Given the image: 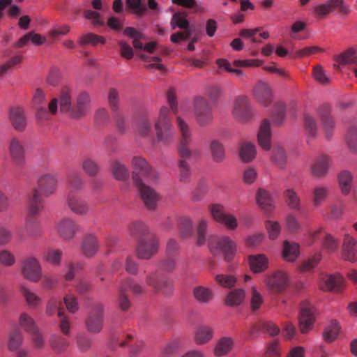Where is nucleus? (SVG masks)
I'll return each mask as SVG.
<instances>
[{"label":"nucleus","instance_id":"obj_17","mask_svg":"<svg viewBox=\"0 0 357 357\" xmlns=\"http://www.w3.org/2000/svg\"><path fill=\"white\" fill-rule=\"evenodd\" d=\"M268 289L274 293H282L289 285V279L287 274L278 270L267 275L265 280Z\"/></svg>","mask_w":357,"mask_h":357},{"label":"nucleus","instance_id":"obj_46","mask_svg":"<svg viewBox=\"0 0 357 357\" xmlns=\"http://www.w3.org/2000/svg\"><path fill=\"white\" fill-rule=\"evenodd\" d=\"M171 26L172 29H175L176 27L181 29H190L185 13H175L171 20Z\"/></svg>","mask_w":357,"mask_h":357},{"label":"nucleus","instance_id":"obj_16","mask_svg":"<svg viewBox=\"0 0 357 357\" xmlns=\"http://www.w3.org/2000/svg\"><path fill=\"white\" fill-rule=\"evenodd\" d=\"M232 114L236 119L242 122L248 121L251 119L252 113L247 96H239L236 97Z\"/></svg>","mask_w":357,"mask_h":357},{"label":"nucleus","instance_id":"obj_36","mask_svg":"<svg viewBox=\"0 0 357 357\" xmlns=\"http://www.w3.org/2000/svg\"><path fill=\"white\" fill-rule=\"evenodd\" d=\"M193 296L199 303H208L213 298L211 289L203 286H197L193 289Z\"/></svg>","mask_w":357,"mask_h":357},{"label":"nucleus","instance_id":"obj_4","mask_svg":"<svg viewBox=\"0 0 357 357\" xmlns=\"http://www.w3.org/2000/svg\"><path fill=\"white\" fill-rule=\"evenodd\" d=\"M59 101V111L61 113L67 114L71 118L73 105H72V98L70 90L65 88L61 90L59 98H54L48 104V110L45 107L38 109L37 118L40 121L49 119V114L56 115L58 112V105Z\"/></svg>","mask_w":357,"mask_h":357},{"label":"nucleus","instance_id":"obj_64","mask_svg":"<svg viewBox=\"0 0 357 357\" xmlns=\"http://www.w3.org/2000/svg\"><path fill=\"white\" fill-rule=\"evenodd\" d=\"M347 143L350 150L357 152V126H352L349 129Z\"/></svg>","mask_w":357,"mask_h":357},{"label":"nucleus","instance_id":"obj_18","mask_svg":"<svg viewBox=\"0 0 357 357\" xmlns=\"http://www.w3.org/2000/svg\"><path fill=\"white\" fill-rule=\"evenodd\" d=\"M91 102L90 95L86 91L79 92L75 98L71 118L80 119L84 117L90 109Z\"/></svg>","mask_w":357,"mask_h":357},{"label":"nucleus","instance_id":"obj_32","mask_svg":"<svg viewBox=\"0 0 357 357\" xmlns=\"http://www.w3.org/2000/svg\"><path fill=\"white\" fill-rule=\"evenodd\" d=\"M234 345V340L231 337L224 336L220 338L215 347L214 354L216 356L227 355L231 351Z\"/></svg>","mask_w":357,"mask_h":357},{"label":"nucleus","instance_id":"obj_47","mask_svg":"<svg viewBox=\"0 0 357 357\" xmlns=\"http://www.w3.org/2000/svg\"><path fill=\"white\" fill-rule=\"evenodd\" d=\"M340 332V326L338 323L335 320L331 321L328 325H327L324 331V338L325 341L331 342L334 341L337 337Z\"/></svg>","mask_w":357,"mask_h":357},{"label":"nucleus","instance_id":"obj_27","mask_svg":"<svg viewBox=\"0 0 357 357\" xmlns=\"http://www.w3.org/2000/svg\"><path fill=\"white\" fill-rule=\"evenodd\" d=\"M343 278L339 274L326 275L320 284L324 291H339L342 288Z\"/></svg>","mask_w":357,"mask_h":357},{"label":"nucleus","instance_id":"obj_63","mask_svg":"<svg viewBox=\"0 0 357 357\" xmlns=\"http://www.w3.org/2000/svg\"><path fill=\"white\" fill-rule=\"evenodd\" d=\"M322 259L321 252L315 253L312 257L305 261L301 266V271L302 272L310 271L312 270L320 262Z\"/></svg>","mask_w":357,"mask_h":357},{"label":"nucleus","instance_id":"obj_22","mask_svg":"<svg viewBox=\"0 0 357 357\" xmlns=\"http://www.w3.org/2000/svg\"><path fill=\"white\" fill-rule=\"evenodd\" d=\"M342 257L352 263L357 261V241L348 234L343 238Z\"/></svg>","mask_w":357,"mask_h":357},{"label":"nucleus","instance_id":"obj_55","mask_svg":"<svg viewBox=\"0 0 357 357\" xmlns=\"http://www.w3.org/2000/svg\"><path fill=\"white\" fill-rule=\"evenodd\" d=\"M304 125L308 136L314 137L317 134V123L315 119L309 114L304 116Z\"/></svg>","mask_w":357,"mask_h":357},{"label":"nucleus","instance_id":"obj_26","mask_svg":"<svg viewBox=\"0 0 357 357\" xmlns=\"http://www.w3.org/2000/svg\"><path fill=\"white\" fill-rule=\"evenodd\" d=\"M10 121L14 129L18 132H23L26 126V118L22 107L12 108L9 114Z\"/></svg>","mask_w":357,"mask_h":357},{"label":"nucleus","instance_id":"obj_31","mask_svg":"<svg viewBox=\"0 0 357 357\" xmlns=\"http://www.w3.org/2000/svg\"><path fill=\"white\" fill-rule=\"evenodd\" d=\"M51 349L56 354L66 352L70 345V341L60 335H52L49 340Z\"/></svg>","mask_w":357,"mask_h":357},{"label":"nucleus","instance_id":"obj_30","mask_svg":"<svg viewBox=\"0 0 357 357\" xmlns=\"http://www.w3.org/2000/svg\"><path fill=\"white\" fill-rule=\"evenodd\" d=\"M119 287H121L122 291H130L135 296L146 294L147 292L144 286L130 278L121 280Z\"/></svg>","mask_w":357,"mask_h":357},{"label":"nucleus","instance_id":"obj_57","mask_svg":"<svg viewBox=\"0 0 357 357\" xmlns=\"http://www.w3.org/2000/svg\"><path fill=\"white\" fill-rule=\"evenodd\" d=\"M264 302L261 294L257 291L256 287L251 288V298H250V309L252 312L257 311Z\"/></svg>","mask_w":357,"mask_h":357},{"label":"nucleus","instance_id":"obj_9","mask_svg":"<svg viewBox=\"0 0 357 357\" xmlns=\"http://www.w3.org/2000/svg\"><path fill=\"white\" fill-rule=\"evenodd\" d=\"M146 286L153 289L155 292H162L165 296L173 293L172 282L165 276L162 275L158 271L149 273L146 277Z\"/></svg>","mask_w":357,"mask_h":357},{"label":"nucleus","instance_id":"obj_61","mask_svg":"<svg viewBox=\"0 0 357 357\" xmlns=\"http://www.w3.org/2000/svg\"><path fill=\"white\" fill-rule=\"evenodd\" d=\"M312 76L321 84L327 85L331 82V79L321 66H316L313 68Z\"/></svg>","mask_w":357,"mask_h":357},{"label":"nucleus","instance_id":"obj_38","mask_svg":"<svg viewBox=\"0 0 357 357\" xmlns=\"http://www.w3.org/2000/svg\"><path fill=\"white\" fill-rule=\"evenodd\" d=\"M245 297V293L243 289H235L227 294L225 303L231 307L238 306L243 302Z\"/></svg>","mask_w":357,"mask_h":357},{"label":"nucleus","instance_id":"obj_23","mask_svg":"<svg viewBox=\"0 0 357 357\" xmlns=\"http://www.w3.org/2000/svg\"><path fill=\"white\" fill-rule=\"evenodd\" d=\"M331 165V159L326 155H321L316 158L311 165L310 170L315 178H323L328 174Z\"/></svg>","mask_w":357,"mask_h":357},{"label":"nucleus","instance_id":"obj_44","mask_svg":"<svg viewBox=\"0 0 357 357\" xmlns=\"http://www.w3.org/2000/svg\"><path fill=\"white\" fill-rule=\"evenodd\" d=\"M240 156L245 162L252 161L256 157V149L253 144L244 142L240 149Z\"/></svg>","mask_w":357,"mask_h":357},{"label":"nucleus","instance_id":"obj_53","mask_svg":"<svg viewBox=\"0 0 357 357\" xmlns=\"http://www.w3.org/2000/svg\"><path fill=\"white\" fill-rule=\"evenodd\" d=\"M63 252L60 250L50 249L43 254L44 261L50 263L54 266L60 264Z\"/></svg>","mask_w":357,"mask_h":357},{"label":"nucleus","instance_id":"obj_2","mask_svg":"<svg viewBox=\"0 0 357 357\" xmlns=\"http://www.w3.org/2000/svg\"><path fill=\"white\" fill-rule=\"evenodd\" d=\"M58 184L59 181L54 174L45 173L39 176L37 181L38 188L33 189L27 195V214L25 220L26 228L38 225L36 217L43 208L41 194L47 197L55 194Z\"/></svg>","mask_w":357,"mask_h":357},{"label":"nucleus","instance_id":"obj_28","mask_svg":"<svg viewBox=\"0 0 357 357\" xmlns=\"http://www.w3.org/2000/svg\"><path fill=\"white\" fill-rule=\"evenodd\" d=\"M250 270L254 273L265 271L268 268V260L264 255L259 254L248 257Z\"/></svg>","mask_w":357,"mask_h":357},{"label":"nucleus","instance_id":"obj_62","mask_svg":"<svg viewBox=\"0 0 357 357\" xmlns=\"http://www.w3.org/2000/svg\"><path fill=\"white\" fill-rule=\"evenodd\" d=\"M215 280L216 282L225 288H231L236 283V278L232 275L218 274L215 275Z\"/></svg>","mask_w":357,"mask_h":357},{"label":"nucleus","instance_id":"obj_54","mask_svg":"<svg viewBox=\"0 0 357 357\" xmlns=\"http://www.w3.org/2000/svg\"><path fill=\"white\" fill-rule=\"evenodd\" d=\"M328 192V188L325 185H319L313 190V204L318 206L325 200Z\"/></svg>","mask_w":357,"mask_h":357},{"label":"nucleus","instance_id":"obj_59","mask_svg":"<svg viewBox=\"0 0 357 357\" xmlns=\"http://www.w3.org/2000/svg\"><path fill=\"white\" fill-rule=\"evenodd\" d=\"M138 134L143 137H148L151 132V122L147 116L142 117L137 125Z\"/></svg>","mask_w":357,"mask_h":357},{"label":"nucleus","instance_id":"obj_24","mask_svg":"<svg viewBox=\"0 0 357 357\" xmlns=\"http://www.w3.org/2000/svg\"><path fill=\"white\" fill-rule=\"evenodd\" d=\"M319 114L323 128L326 132V137L330 139L333 135L335 122L331 115V108L328 105H322L319 109Z\"/></svg>","mask_w":357,"mask_h":357},{"label":"nucleus","instance_id":"obj_41","mask_svg":"<svg viewBox=\"0 0 357 357\" xmlns=\"http://www.w3.org/2000/svg\"><path fill=\"white\" fill-rule=\"evenodd\" d=\"M112 174L116 179L125 181L129 178L130 174L127 167L119 160L112 163Z\"/></svg>","mask_w":357,"mask_h":357},{"label":"nucleus","instance_id":"obj_48","mask_svg":"<svg viewBox=\"0 0 357 357\" xmlns=\"http://www.w3.org/2000/svg\"><path fill=\"white\" fill-rule=\"evenodd\" d=\"M272 161L281 168H283L287 162V154L284 149L280 146H275L273 149Z\"/></svg>","mask_w":357,"mask_h":357},{"label":"nucleus","instance_id":"obj_40","mask_svg":"<svg viewBox=\"0 0 357 357\" xmlns=\"http://www.w3.org/2000/svg\"><path fill=\"white\" fill-rule=\"evenodd\" d=\"M107 103L113 114L121 112L120 95L115 88H110L107 93Z\"/></svg>","mask_w":357,"mask_h":357},{"label":"nucleus","instance_id":"obj_52","mask_svg":"<svg viewBox=\"0 0 357 357\" xmlns=\"http://www.w3.org/2000/svg\"><path fill=\"white\" fill-rule=\"evenodd\" d=\"M78 42L81 45H86L88 44L96 45L98 43L105 44V39L102 36L94 34L93 33H88L82 35L79 38Z\"/></svg>","mask_w":357,"mask_h":357},{"label":"nucleus","instance_id":"obj_15","mask_svg":"<svg viewBox=\"0 0 357 357\" xmlns=\"http://www.w3.org/2000/svg\"><path fill=\"white\" fill-rule=\"evenodd\" d=\"M66 204L69 210L79 216H86L91 208L89 203L70 190L66 195Z\"/></svg>","mask_w":357,"mask_h":357},{"label":"nucleus","instance_id":"obj_25","mask_svg":"<svg viewBox=\"0 0 357 357\" xmlns=\"http://www.w3.org/2000/svg\"><path fill=\"white\" fill-rule=\"evenodd\" d=\"M258 142L259 146L265 151H268L271 147V130L270 121L264 119L258 132Z\"/></svg>","mask_w":357,"mask_h":357},{"label":"nucleus","instance_id":"obj_60","mask_svg":"<svg viewBox=\"0 0 357 357\" xmlns=\"http://www.w3.org/2000/svg\"><path fill=\"white\" fill-rule=\"evenodd\" d=\"M322 246L327 252H333L337 250L339 241L331 234H326L322 241Z\"/></svg>","mask_w":357,"mask_h":357},{"label":"nucleus","instance_id":"obj_35","mask_svg":"<svg viewBox=\"0 0 357 357\" xmlns=\"http://www.w3.org/2000/svg\"><path fill=\"white\" fill-rule=\"evenodd\" d=\"M257 202L266 213L271 212L274 208L269 192L264 189H259L257 194Z\"/></svg>","mask_w":357,"mask_h":357},{"label":"nucleus","instance_id":"obj_3","mask_svg":"<svg viewBox=\"0 0 357 357\" xmlns=\"http://www.w3.org/2000/svg\"><path fill=\"white\" fill-rule=\"evenodd\" d=\"M176 125L181 135L178 146V178L182 183H188L190 181L191 172L186 160L197 158L200 153L197 149L189 148L192 134L188 124L181 117L177 116Z\"/></svg>","mask_w":357,"mask_h":357},{"label":"nucleus","instance_id":"obj_56","mask_svg":"<svg viewBox=\"0 0 357 357\" xmlns=\"http://www.w3.org/2000/svg\"><path fill=\"white\" fill-rule=\"evenodd\" d=\"M181 346V340L175 338L169 342L162 350L163 357H172L175 356Z\"/></svg>","mask_w":357,"mask_h":357},{"label":"nucleus","instance_id":"obj_39","mask_svg":"<svg viewBox=\"0 0 357 357\" xmlns=\"http://www.w3.org/2000/svg\"><path fill=\"white\" fill-rule=\"evenodd\" d=\"M178 227L180 236L183 238H188L193 234L192 222L188 217H181L178 220Z\"/></svg>","mask_w":357,"mask_h":357},{"label":"nucleus","instance_id":"obj_5","mask_svg":"<svg viewBox=\"0 0 357 357\" xmlns=\"http://www.w3.org/2000/svg\"><path fill=\"white\" fill-rule=\"evenodd\" d=\"M154 129L155 139L153 143L167 146L173 142L175 131L170 119V110L167 107L162 106L160 108L158 117L155 122Z\"/></svg>","mask_w":357,"mask_h":357},{"label":"nucleus","instance_id":"obj_13","mask_svg":"<svg viewBox=\"0 0 357 357\" xmlns=\"http://www.w3.org/2000/svg\"><path fill=\"white\" fill-rule=\"evenodd\" d=\"M104 306L101 303L95 304L89 312L85 326L89 332L99 333L103 327Z\"/></svg>","mask_w":357,"mask_h":357},{"label":"nucleus","instance_id":"obj_12","mask_svg":"<svg viewBox=\"0 0 357 357\" xmlns=\"http://www.w3.org/2000/svg\"><path fill=\"white\" fill-rule=\"evenodd\" d=\"M194 113L196 121L201 126H205L213 121L212 107L205 98L197 97L195 99Z\"/></svg>","mask_w":357,"mask_h":357},{"label":"nucleus","instance_id":"obj_43","mask_svg":"<svg viewBox=\"0 0 357 357\" xmlns=\"http://www.w3.org/2000/svg\"><path fill=\"white\" fill-rule=\"evenodd\" d=\"M210 149L213 160L215 162H221L225 157L224 146L218 140L214 139L210 144Z\"/></svg>","mask_w":357,"mask_h":357},{"label":"nucleus","instance_id":"obj_19","mask_svg":"<svg viewBox=\"0 0 357 357\" xmlns=\"http://www.w3.org/2000/svg\"><path fill=\"white\" fill-rule=\"evenodd\" d=\"M256 100L261 105L268 107L273 101V94L268 83L259 81L253 89Z\"/></svg>","mask_w":357,"mask_h":357},{"label":"nucleus","instance_id":"obj_7","mask_svg":"<svg viewBox=\"0 0 357 357\" xmlns=\"http://www.w3.org/2000/svg\"><path fill=\"white\" fill-rule=\"evenodd\" d=\"M159 248V238L153 234H151L137 241L136 255L139 259L149 260L158 253Z\"/></svg>","mask_w":357,"mask_h":357},{"label":"nucleus","instance_id":"obj_49","mask_svg":"<svg viewBox=\"0 0 357 357\" xmlns=\"http://www.w3.org/2000/svg\"><path fill=\"white\" fill-rule=\"evenodd\" d=\"M22 342V333L19 330H15L10 333L8 348L11 351H15L20 349Z\"/></svg>","mask_w":357,"mask_h":357},{"label":"nucleus","instance_id":"obj_21","mask_svg":"<svg viewBox=\"0 0 357 357\" xmlns=\"http://www.w3.org/2000/svg\"><path fill=\"white\" fill-rule=\"evenodd\" d=\"M59 236L66 240L73 239L79 230V225L70 218H65L61 220L56 226Z\"/></svg>","mask_w":357,"mask_h":357},{"label":"nucleus","instance_id":"obj_20","mask_svg":"<svg viewBox=\"0 0 357 357\" xmlns=\"http://www.w3.org/2000/svg\"><path fill=\"white\" fill-rule=\"evenodd\" d=\"M100 248L98 237L95 234H86L82 240L79 250L81 254L86 258L93 257L98 252Z\"/></svg>","mask_w":357,"mask_h":357},{"label":"nucleus","instance_id":"obj_42","mask_svg":"<svg viewBox=\"0 0 357 357\" xmlns=\"http://www.w3.org/2000/svg\"><path fill=\"white\" fill-rule=\"evenodd\" d=\"M352 175L348 171H343L338 176L339 184L343 195L349 194L352 187Z\"/></svg>","mask_w":357,"mask_h":357},{"label":"nucleus","instance_id":"obj_51","mask_svg":"<svg viewBox=\"0 0 357 357\" xmlns=\"http://www.w3.org/2000/svg\"><path fill=\"white\" fill-rule=\"evenodd\" d=\"M21 292L28 305L31 308H36L41 302V298L34 292L25 287L21 288Z\"/></svg>","mask_w":357,"mask_h":357},{"label":"nucleus","instance_id":"obj_6","mask_svg":"<svg viewBox=\"0 0 357 357\" xmlns=\"http://www.w3.org/2000/svg\"><path fill=\"white\" fill-rule=\"evenodd\" d=\"M208 246L213 255L223 254L227 261L231 260L236 250L235 243L227 236H211L208 240Z\"/></svg>","mask_w":357,"mask_h":357},{"label":"nucleus","instance_id":"obj_33","mask_svg":"<svg viewBox=\"0 0 357 357\" xmlns=\"http://www.w3.org/2000/svg\"><path fill=\"white\" fill-rule=\"evenodd\" d=\"M300 255V247L298 243L284 241L283 244L282 256L289 262L294 261Z\"/></svg>","mask_w":357,"mask_h":357},{"label":"nucleus","instance_id":"obj_10","mask_svg":"<svg viewBox=\"0 0 357 357\" xmlns=\"http://www.w3.org/2000/svg\"><path fill=\"white\" fill-rule=\"evenodd\" d=\"M42 266L34 257H27L21 261V273L27 280L38 282L42 279Z\"/></svg>","mask_w":357,"mask_h":357},{"label":"nucleus","instance_id":"obj_45","mask_svg":"<svg viewBox=\"0 0 357 357\" xmlns=\"http://www.w3.org/2000/svg\"><path fill=\"white\" fill-rule=\"evenodd\" d=\"M285 202L287 206L293 210L301 209V199L297 192L293 189H287L284 192Z\"/></svg>","mask_w":357,"mask_h":357},{"label":"nucleus","instance_id":"obj_50","mask_svg":"<svg viewBox=\"0 0 357 357\" xmlns=\"http://www.w3.org/2000/svg\"><path fill=\"white\" fill-rule=\"evenodd\" d=\"M20 325L29 334L33 333L38 329L33 319L26 313H22L19 319Z\"/></svg>","mask_w":357,"mask_h":357},{"label":"nucleus","instance_id":"obj_1","mask_svg":"<svg viewBox=\"0 0 357 357\" xmlns=\"http://www.w3.org/2000/svg\"><path fill=\"white\" fill-rule=\"evenodd\" d=\"M131 164L133 168L132 180L138 189L144 207L150 211H155L161 196L153 188L145 184L143 178L151 183H155L159 178L158 172L153 169L144 158L139 156L133 157Z\"/></svg>","mask_w":357,"mask_h":357},{"label":"nucleus","instance_id":"obj_8","mask_svg":"<svg viewBox=\"0 0 357 357\" xmlns=\"http://www.w3.org/2000/svg\"><path fill=\"white\" fill-rule=\"evenodd\" d=\"M8 152L10 159L17 167H23L26 164V148L23 139L12 136L8 142Z\"/></svg>","mask_w":357,"mask_h":357},{"label":"nucleus","instance_id":"obj_58","mask_svg":"<svg viewBox=\"0 0 357 357\" xmlns=\"http://www.w3.org/2000/svg\"><path fill=\"white\" fill-rule=\"evenodd\" d=\"M68 186L76 190H81L84 186V181L78 173H73L68 175L67 178Z\"/></svg>","mask_w":357,"mask_h":357},{"label":"nucleus","instance_id":"obj_34","mask_svg":"<svg viewBox=\"0 0 357 357\" xmlns=\"http://www.w3.org/2000/svg\"><path fill=\"white\" fill-rule=\"evenodd\" d=\"M128 230L130 236L137 241L139 238L151 234L149 232L148 227L144 222L140 221L131 222L128 226Z\"/></svg>","mask_w":357,"mask_h":357},{"label":"nucleus","instance_id":"obj_14","mask_svg":"<svg viewBox=\"0 0 357 357\" xmlns=\"http://www.w3.org/2000/svg\"><path fill=\"white\" fill-rule=\"evenodd\" d=\"M208 209L213 220L224 225L227 229L235 230L238 227V220L236 216L225 213L222 205L219 204H211Z\"/></svg>","mask_w":357,"mask_h":357},{"label":"nucleus","instance_id":"obj_11","mask_svg":"<svg viewBox=\"0 0 357 357\" xmlns=\"http://www.w3.org/2000/svg\"><path fill=\"white\" fill-rule=\"evenodd\" d=\"M317 314V310L313 304L307 301H304L301 303L299 328L302 333H307L312 328Z\"/></svg>","mask_w":357,"mask_h":357},{"label":"nucleus","instance_id":"obj_37","mask_svg":"<svg viewBox=\"0 0 357 357\" xmlns=\"http://www.w3.org/2000/svg\"><path fill=\"white\" fill-rule=\"evenodd\" d=\"M336 62L338 63H335L334 67L339 68V65H345L353 63L357 66V56L356 55V52L353 48H349L347 51L337 56L335 58Z\"/></svg>","mask_w":357,"mask_h":357},{"label":"nucleus","instance_id":"obj_29","mask_svg":"<svg viewBox=\"0 0 357 357\" xmlns=\"http://www.w3.org/2000/svg\"><path fill=\"white\" fill-rule=\"evenodd\" d=\"M214 334L213 328L208 325L199 326L195 333L194 340L197 344L202 345L210 342Z\"/></svg>","mask_w":357,"mask_h":357}]
</instances>
